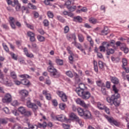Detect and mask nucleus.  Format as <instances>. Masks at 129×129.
<instances>
[{
    "instance_id": "obj_36",
    "label": "nucleus",
    "mask_w": 129,
    "mask_h": 129,
    "mask_svg": "<svg viewBox=\"0 0 129 129\" xmlns=\"http://www.w3.org/2000/svg\"><path fill=\"white\" fill-rule=\"evenodd\" d=\"M64 6L66 7L67 9H69L70 7H71V1H67L64 4Z\"/></svg>"
},
{
    "instance_id": "obj_4",
    "label": "nucleus",
    "mask_w": 129,
    "mask_h": 129,
    "mask_svg": "<svg viewBox=\"0 0 129 129\" xmlns=\"http://www.w3.org/2000/svg\"><path fill=\"white\" fill-rule=\"evenodd\" d=\"M0 78L2 79L1 83L6 85V86H12V83L9 82V80L7 77H4V74L0 70Z\"/></svg>"
},
{
    "instance_id": "obj_23",
    "label": "nucleus",
    "mask_w": 129,
    "mask_h": 129,
    "mask_svg": "<svg viewBox=\"0 0 129 129\" xmlns=\"http://www.w3.org/2000/svg\"><path fill=\"white\" fill-rule=\"evenodd\" d=\"M108 34V28L107 27H105L104 29L101 31V35L103 36L106 35Z\"/></svg>"
},
{
    "instance_id": "obj_32",
    "label": "nucleus",
    "mask_w": 129,
    "mask_h": 129,
    "mask_svg": "<svg viewBox=\"0 0 129 129\" xmlns=\"http://www.w3.org/2000/svg\"><path fill=\"white\" fill-rule=\"evenodd\" d=\"M70 117H71V118H73V119H75V120H76V119H77L79 117L77 116L75 113H71L70 115Z\"/></svg>"
},
{
    "instance_id": "obj_41",
    "label": "nucleus",
    "mask_w": 129,
    "mask_h": 129,
    "mask_svg": "<svg viewBox=\"0 0 129 129\" xmlns=\"http://www.w3.org/2000/svg\"><path fill=\"white\" fill-rule=\"evenodd\" d=\"M3 111L6 113V114H10L11 113V112H10V110L9 109V108L6 107L3 109Z\"/></svg>"
},
{
    "instance_id": "obj_3",
    "label": "nucleus",
    "mask_w": 129,
    "mask_h": 129,
    "mask_svg": "<svg viewBox=\"0 0 129 129\" xmlns=\"http://www.w3.org/2000/svg\"><path fill=\"white\" fill-rule=\"evenodd\" d=\"M48 64L49 66L47 68L48 72L50 73V76L54 78H58L60 77V73L54 68V64L51 60H48Z\"/></svg>"
},
{
    "instance_id": "obj_21",
    "label": "nucleus",
    "mask_w": 129,
    "mask_h": 129,
    "mask_svg": "<svg viewBox=\"0 0 129 129\" xmlns=\"http://www.w3.org/2000/svg\"><path fill=\"white\" fill-rule=\"evenodd\" d=\"M97 107L99 109L101 110H103L105 108V105H104L103 104L101 103L100 102H97Z\"/></svg>"
},
{
    "instance_id": "obj_47",
    "label": "nucleus",
    "mask_w": 129,
    "mask_h": 129,
    "mask_svg": "<svg viewBox=\"0 0 129 129\" xmlns=\"http://www.w3.org/2000/svg\"><path fill=\"white\" fill-rule=\"evenodd\" d=\"M29 129H38V125L28 124Z\"/></svg>"
},
{
    "instance_id": "obj_19",
    "label": "nucleus",
    "mask_w": 129,
    "mask_h": 129,
    "mask_svg": "<svg viewBox=\"0 0 129 129\" xmlns=\"http://www.w3.org/2000/svg\"><path fill=\"white\" fill-rule=\"evenodd\" d=\"M110 79L114 84H118V79L115 77H110Z\"/></svg>"
},
{
    "instance_id": "obj_51",
    "label": "nucleus",
    "mask_w": 129,
    "mask_h": 129,
    "mask_svg": "<svg viewBox=\"0 0 129 129\" xmlns=\"http://www.w3.org/2000/svg\"><path fill=\"white\" fill-rule=\"evenodd\" d=\"M18 61L20 64H23L24 65H27V63H26V61H25V59H24L20 58L18 60Z\"/></svg>"
},
{
    "instance_id": "obj_1",
    "label": "nucleus",
    "mask_w": 129,
    "mask_h": 129,
    "mask_svg": "<svg viewBox=\"0 0 129 129\" xmlns=\"http://www.w3.org/2000/svg\"><path fill=\"white\" fill-rule=\"evenodd\" d=\"M113 91L114 92V94L112 95L111 97H107V101L109 103H111L112 102L115 106H118L120 102L117 100L118 98H119L120 95L118 94V89L116 88L115 85H113L112 86Z\"/></svg>"
},
{
    "instance_id": "obj_6",
    "label": "nucleus",
    "mask_w": 129,
    "mask_h": 129,
    "mask_svg": "<svg viewBox=\"0 0 129 129\" xmlns=\"http://www.w3.org/2000/svg\"><path fill=\"white\" fill-rule=\"evenodd\" d=\"M21 78H24V79L21 80V83L23 85H30V81L26 78H30V76L28 75H22L20 76Z\"/></svg>"
},
{
    "instance_id": "obj_43",
    "label": "nucleus",
    "mask_w": 129,
    "mask_h": 129,
    "mask_svg": "<svg viewBox=\"0 0 129 129\" xmlns=\"http://www.w3.org/2000/svg\"><path fill=\"white\" fill-rule=\"evenodd\" d=\"M76 102L77 104H79L80 105H82V103L84 102L83 101L81 100L80 98H77L76 99Z\"/></svg>"
},
{
    "instance_id": "obj_28",
    "label": "nucleus",
    "mask_w": 129,
    "mask_h": 129,
    "mask_svg": "<svg viewBox=\"0 0 129 129\" xmlns=\"http://www.w3.org/2000/svg\"><path fill=\"white\" fill-rule=\"evenodd\" d=\"M94 69L97 73H98V66H97V61L94 60Z\"/></svg>"
},
{
    "instance_id": "obj_55",
    "label": "nucleus",
    "mask_w": 129,
    "mask_h": 129,
    "mask_svg": "<svg viewBox=\"0 0 129 129\" xmlns=\"http://www.w3.org/2000/svg\"><path fill=\"white\" fill-rule=\"evenodd\" d=\"M70 12H74L76 9V6L72 7L71 6L69 8H68Z\"/></svg>"
},
{
    "instance_id": "obj_46",
    "label": "nucleus",
    "mask_w": 129,
    "mask_h": 129,
    "mask_svg": "<svg viewBox=\"0 0 129 129\" xmlns=\"http://www.w3.org/2000/svg\"><path fill=\"white\" fill-rule=\"evenodd\" d=\"M74 45H75V46L78 49H79V50L80 48H82V45H81V44L80 43H77V42H75Z\"/></svg>"
},
{
    "instance_id": "obj_9",
    "label": "nucleus",
    "mask_w": 129,
    "mask_h": 129,
    "mask_svg": "<svg viewBox=\"0 0 129 129\" xmlns=\"http://www.w3.org/2000/svg\"><path fill=\"white\" fill-rule=\"evenodd\" d=\"M4 103H10L12 101V95L10 93L6 94L2 99Z\"/></svg>"
},
{
    "instance_id": "obj_5",
    "label": "nucleus",
    "mask_w": 129,
    "mask_h": 129,
    "mask_svg": "<svg viewBox=\"0 0 129 129\" xmlns=\"http://www.w3.org/2000/svg\"><path fill=\"white\" fill-rule=\"evenodd\" d=\"M56 94H57L59 97L61 98L63 102H67L68 100V97H67V95H66V94H65L64 92L62 91H57L56 92Z\"/></svg>"
},
{
    "instance_id": "obj_22",
    "label": "nucleus",
    "mask_w": 129,
    "mask_h": 129,
    "mask_svg": "<svg viewBox=\"0 0 129 129\" xmlns=\"http://www.w3.org/2000/svg\"><path fill=\"white\" fill-rule=\"evenodd\" d=\"M120 49L122 51H123L124 53L126 54L128 53V48L125 47V43H123V46H121Z\"/></svg>"
},
{
    "instance_id": "obj_58",
    "label": "nucleus",
    "mask_w": 129,
    "mask_h": 129,
    "mask_svg": "<svg viewBox=\"0 0 129 129\" xmlns=\"http://www.w3.org/2000/svg\"><path fill=\"white\" fill-rule=\"evenodd\" d=\"M11 76L13 78V79H16L17 78V74H16V73L15 72H12L11 73Z\"/></svg>"
},
{
    "instance_id": "obj_2",
    "label": "nucleus",
    "mask_w": 129,
    "mask_h": 129,
    "mask_svg": "<svg viewBox=\"0 0 129 129\" xmlns=\"http://www.w3.org/2000/svg\"><path fill=\"white\" fill-rule=\"evenodd\" d=\"M81 85L84 86V84L83 83H81L79 85V88H77L76 89V92L79 96H80L83 99L85 100H87V99H89L90 97L91 96V94L89 91H84V89L81 87Z\"/></svg>"
},
{
    "instance_id": "obj_29",
    "label": "nucleus",
    "mask_w": 129,
    "mask_h": 129,
    "mask_svg": "<svg viewBox=\"0 0 129 129\" xmlns=\"http://www.w3.org/2000/svg\"><path fill=\"white\" fill-rule=\"evenodd\" d=\"M21 11H22V14H24L25 11H26V14H29V9H28V8L25 7V6H22L21 7Z\"/></svg>"
},
{
    "instance_id": "obj_38",
    "label": "nucleus",
    "mask_w": 129,
    "mask_h": 129,
    "mask_svg": "<svg viewBox=\"0 0 129 129\" xmlns=\"http://www.w3.org/2000/svg\"><path fill=\"white\" fill-rule=\"evenodd\" d=\"M37 39L39 42H44L45 41V37L41 35L37 36Z\"/></svg>"
},
{
    "instance_id": "obj_53",
    "label": "nucleus",
    "mask_w": 129,
    "mask_h": 129,
    "mask_svg": "<svg viewBox=\"0 0 129 129\" xmlns=\"http://www.w3.org/2000/svg\"><path fill=\"white\" fill-rule=\"evenodd\" d=\"M24 114L25 115V116H31V115H32V112L30 111H25V112L24 113Z\"/></svg>"
},
{
    "instance_id": "obj_17",
    "label": "nucleus",
    "mask_w": 129,
    "mask_h": 129,
    "mask_svg": "<svg viewBox=\"0 0 129 129\" xmlns=\"http://www.w3.org/2000/svg\"><path fill=\"white\" fill-rule=\"evenodd\" d=\"M24 52L25 53V54L27 57L28 58H33L34 55L32 53H29V52L28 51V49L27 47H25L24 48Z\"/></svg>"
},
{
    "instance_id": "obj_45",
    "label": "nucleus",
    "mask_w": 129,
    "mask_h": 129,
    "mask_svg": "<svg viewBox=\"0 0 129 129\" xmlns=\"http://www.w3.org/2000/svg\"><path fill=\"white\" fill-rule=\"evenodd\" d=\"M74 20L75 21H78L79 23H81V22H82V18L80 16L74 17Z\"/></svg>"
},
{
    "instance_id": "obj_11",
    "label": "nucleus",
    "mask_w": 129,
    "mask_h": 129,
    "mask_svg": "<svg viewBox=\"0 0 129 129\" xmlns=\"http://www.w3.org/2000/svg\"><path fill=\"white\" fill-rule=\"evenodd\" d=\"M15 10L17 12H20L21 11L22 7H21V4L19 3L18 0H14V4H12V7H15Z\"/></svg>"
},
{
    "instance_id": "obj_25",
    "label": "nucleus",
    "mask_w": 129,
    "mask_h": 129,
    "mask_svg": "<svg viewBox=\"0 0 129 129\" xmlns=\"http://www.w3.org/2000/svg\"><path fill=\"white\" fill-rule=\"evenodd\" d=\"M96 84L99 86V87H104L105 85L103 82H102V81L99 80L96 81Z\"/></svg>"
},
{
    "instance_id": "obj_37",
    "label": "nucleus",
    "mask_w": 129,
    "mask_h": 129,
    "mask_svg": "<svg viewBox=\"0 0 129 129\" xmlns=\"http://www.w3.org/2000/svg\"><path fill=\"white\" fill-rule=\"evenodd\" d=\"M47 15L48 18H50V19H53V18H54V14H53V13L51 11H48Z\"/></svg>"
},
{
    "instance_id": "obj_34",
    "label": "nucleus",
    "mask_w": 129,
    "mask_h": 129,
    "mask_svg": "<svg viewBox=\"0 0 129 129\" xmlns=\"http://www.w3.org/2000/svg\"><path fill=\"white\" fill-rule=\"evenodd\" d=\"M37 126H38V127H46V126H47V123H46V122H44L42 124L38 123Z\"/></svg>"
},
{
    "instance_id": "obj_27",
    "label": "nucleus",
    "mask_w": 129,
    "mask_h": 129,
    "mask_svg": "<svg viewBox=\"0 0 129 129\" xmlns=\"http://www.w3.org/2000/svg\"><path fill=\"white\" fill-rule=\"evenodd\" d=\"M87 39L90 42L91 46H93L94 43L93 42V40H92V38H91V37L89 35H87Z\"/></svg>"
},
{
    "instance_id": "obj_54",
    "label": "nucleus",
    "mask_w": 129,
    "mask_h": 129,
    "mask_svg": "<svg viewBox=\"0 0 129 129\" xmlns=\"http://www.w3.org/2000/svg\"><path fill=\"white\" fill-rule=\"evenodd\" d=\"M99 49L100 52H105V46L102 45L101 46H99Z\"/></svg>"
},
{
    "instance_id": "obj_48",
    "label": "nucleus",
    "mask_w": 129,
    "mask_h": 129,
    "mask_svg": "<svg viewBox=\"0 0 129 129\" xmlns=\"http://www.w3.org/2000/svg\"><path fill=\"white\" fill-rule=\"evenodd\" d=\"M56 62L57 65H60V66L63 65V60L62 59H56Z\"/></svg>"
},
{
    "instance_id": "obj_15",
    "label": "nucleus",
    "mask_w": 129,
    "mask_h": 129,
    "mask_svg": "<svg viewBox=\"0 0 129 129\" xmlns=\"http://www.w3.org/2000/svg\"><path fill=\"white\" fill-rule=\"evenodd\" d=\"M67 39H68L69 41H71V40H74V41H76V35H75V34H68L67 35Z\"/></svg>"
},
{
    "instance_id": "obj_40",
    "label": "nucleus",
    "mask_w": 129,
    "mask_h": 129,
    "mask_svg": "<svg viewBox=\"0 0 129 129\" xmlns=\"http://www.w3.org/2000/svg\"><path fill=\"white\" fill-rule=\"evenodd\" d=\"M56 19L58 20V21H59V22H61V23H64L65 22V19L60 16H57L56 17Z\"/></svg>"
},
{
    "instance_id": "obj_57",
    "label": "nucleus",
    "mask_w": 129,
    "mask_h": 129,
    "mask_svg": "<svg viewBox=\"0 0 129 129\" xmlns=\"http://www.w3.org/2000/svg\"><path fill=\"white\" fill-rule=\"evenodd\" d=\"M0 123H2L3 124H6L8 123V121H7V120L4 118H1L0 119Z\"/></svg>"
},
{
    "instance_id": "obj_59",
    "label": "nucleus",
    "mask_w": 129,
    "mask_h": 129,
    "mask_svg": "<svg viewBox=\"0 0 129 129\" xmlns=\"http://www.w3.org/2000/svg\"><path fill=\"white\" fill-rule=\"evenodd\" d=\"M69 30H70L69 26H66V27H64V34H67V33L69 32Z\"/></svg>"
},
{
    "instance_id": "obj_30",
    "label": "nucleus",
    "mask_w": 129,
    "mask_h": 129,
    "mask_svg": "<svg viewBox=\"0 0 129 129\" xmlns=\"http://www.w3.org/2000/svg\"><path fill=\"white\" fill-rule=\"evenodd\" d=\"M18 111L21 113V114H24L26 112V108L24 107H20L18 108Z\"/></svg>"
},
{
    "instance_id": "obj_14",
    "label": "nucleus",
    "mask_w": 129,
    "mask_h": 129,
    "mask_svg": "<svg viewBox=\"0 0 129 129\" xmlns=\"http://www.w3.org/2000/svg\"><path fill=\"white\" fill-rule=\"evenodd\" d=\"M27 35L28 37H30V40L31 42H35L36 38H35V33L29 31L27 32Z\"/></svg>"
},
{
    "instance_id": "obj_60",
    "label": "nucleus",
    "mask_w": 129,
    "mask_h": 129,
    "mask_svg": "<svg viewBox=\"0 0 129 129\" xmlns=\"http://www.w3.org/2000/svg\"><path fill=\"white\" fill-rule=\"evenodd\" d=\"M87 81L89 84L92 85L94 84V81H93V80H92V79L88 78Z\"/></svg>"
},
{
    "instance_id": "obj_26",
    "label": "nucleus",
    "mask_w": 129,
    "mask_h": 129,
    "mask_svg": "<svg viewBox=\"0 0 129 129\" xmlns=\"http://www.w3.org/2000/svg\"><path fill=\"white\" fill-rule=\"evenodd\" d=\"M66 75L68 76V77H70V78H73L74 75H73V73L71 71H68L66 72Z\"/></svg>"
},
{
    "instance_id": "obj_8",
    "label": "nucleus",
    "mask_w": 129,
    "mask_h": 129,
    "mask_svg": "<svg viewBox=\"0 0 129 129\" xmlns=\"http://www.w3.org/2000/svg\"><path fill=\"white\" fill-rule=\"evenodd\" d=\"M52 119L54 120H58V121H65L67 120V118H66V116L64 115H59L56 116H51Z\"/></svg>"
},
{
    "instance_id": "obj_56",
    "label": "nucleus",
    "mask_w": 129,
    "mask_h": 129,
    "mask_svg": "<svg viewBox=\"0 0 129 129\" xmlns=\"http://www.w3.org/2000/svg\"><path fill=\"white\" fill-rule=\"evenodd\" d=\"M12 129H22V126L19 124H15L12 127Z\"/></svg>"
},
{
    "instance_id": "obj_13",
    "label": "nucleus",
    "mask_w": 129,
    "mask_h": 129,
    "mask_svg": "<svg viewBox=\"0 0 129 129\" xmlns=\"http://www.w3.org/2000/svg\"><path fill=\"white\" fill-rule=\"evenodd\" d=\"M42 94H43V95H45V98L47 100H51V99H52V97L51 96V94L49 93L48 92V91L45 90H43L42 91Z\"/></svg>"
},
{
    "instance_id": "obj_49",
    "label": "nucleus",
    "mask_w": 129,
    "mask_h": 129,
    "mask_svg": "<svg viewBox=\"0 0 129 129\" xmlns=\"http://www.w3.org/2000/svg\"><path fill=\"white\" fill-rule=\"evenodd\" d=\"M89 22L91 24H96V23H97V20L94 18H90L89 19Z\"/></svg>"
},
{
    "instance_id": "obj_7",
    "label": "nucleus",
    "mask_w": 129,
    "mask_h": 129,
    "mask_svg": "<svg viewBox=\"0 0 129 129\" xmlns=\"http://www.w3.org/2000/svg\"><path fill=\"white\" fill-rule=\"evenodd\" d=\"M27 106L29 107V108H32L34 112H36L37 109H38V106H37L36 104L31 102L30 100L27 101Z\"/></svg>"
},
{
    "instance_id": "obj_31",
    "label": "nucleus",
    "mask_w": 129,
    "mask_h": 129,
    "mask_svg": "<svg viewBox=\"0 0 129 129\" xmlns=\"http://www.w3.org/2000/svg\"><path fill=\"white\" fill-rule=\"evenodd\" d=\"M28 8L31 10H37V6L32 4L31 3H29L28 4Z\"/></svg>"
},
{
    "instance_id": "obj_20",
    "label": "nucleus",
    "mask_w": 129,
    "mask_h": 129,
    "mask_svg": "<svg viewBox=\"0 0 129 129\" xmlns=\"http://www.w3.org/2000/svg\"><path fill=\"white\" fill-rule=\"evenodd\" d=\"M84 111H84V110H83V109L82 108L78 107L77 109V112L80 116H83V115L84 114Z\"/></svg>"
},
{
    "instance_id": "obj_16",
    "label": "nucleus",
    "mask_w": 129,
    "mask_h": 129,
    "mask_svg": "<svg viewBox=\"0 0 129 129\" xmlns=\"http://www.w3.org/2000/svg\"><path fill=\"white\" fill-rule=\"evenodd\" d=\"M9 20V23L12 28L14 30L16 29V25H15V19L14 17H10Z\"/></svg>"
},
{
    "instance_id": "obj_18",
    "label": "nucleus",
    "mask_w": 129,
    "mask_h": 129,
    "mask_svg": "<svg viewBox=\"0 0 129 129\" xmlns=\"http://www.w3.org/2000/svg\"><path fill=\"white\" fill-rule=\"evenodd\" d=\"M20 94L22 97H26L27 95H29V92L27 90H22L20 91Z\"/></svg>"
},
{
    "instance_id": "obj_44",
    "label": "nucleus",
    "mask_w": 129,
    "mask_h": 129,
    "mask_svg": "<svg viewBox=\"0 0 129 129\" xmlns=\"http://www.w3.org/2000/svg\"><path fill=\"white\" fill-rule=\"evenodd\" d=\"M78 39H79V41L81 42V43H82V42L84 41V37H83L82 35H79Z\"/></svg>"
},
{
    "instance_id": "obj_42",
    "label": "nucleus",
    "mask_w": 129,
    "mask_h": 129,
    "mask_svg": "<svg viewBox=\"0 0 129 129\" xmlns=\"http://www.w3.org/2000/svg\"><path fill=\"white\" fill-rule=\"evenodd\" d=\"M10 54L12 56V58L14 59V60H18V56H16V54L14 53V52H10Z\"/></svg>"
},
{
    "instance_id": "obj_24",
    "label": "nucleus",
    "mask_w": 129,
    "mask_h": 129,
    "mask_svg": "<svg viewBox=\"0 0 129 129\" xmlns=\"http://www.w3.org/2000/svg\"><path fill=\"white\" fill-rule=\"evenodd\" d=\"M76 121L77 123H79L80 126H83V125H84V122L82 121V120H81V119L79 118V117L76 119Z\"/></svg>"
},
{
    "instance_id": "obj_61",
    "label": "nucleus",
    "mask_w": 129,
    "mask_h": 129,
    "mask_svg": "<svg viewBox=\"0 0 129 129\" xmlns=\"http://www.w3.org/2000/svg\"><path fill=\"white\" fill-rule=\"evenodd\" d=\"M43 24L45 27H48L49 26V21L47 20H44L43 21Z\"/></svg>"
},
{
    "instance_id": "obj_12",
    "label": "nucleus",
    "mask_w": 129,
    "mask_h": 129,
    "mask_svg": "<svg viewBox=\"0 0 129 129\" xmlns=\"http://www.w3.org/2000/svg\"><path fill=\"white\" fill-rule=\"evenodd\" d=\"M105 117L106 119H107L108 121H109V122H110V123H112L113 124H114V125H116V126H118V125H119L118 122H117L116 120L113 119V118H110L108 116H105Z\"/></svg>"
},
{
    "instance_id": "obj_35",
    "label": "nucleus",
    "mask_w": 129,
    "mask_h": 129,
    "mask_svg": "<svg viewBox=\"0 0 129 129\" xmlns=\"http://www.w3.org/2000/svg\"><path fill=\"white\" fill-rule=\"evenodd\" d=\"M99 67L100 69H103L104 68V63L101 60H99L98 62Z\"/></svg>"
},
{
    "instance_id": "obj_62",
    "label": "nucleus",
    "mask_w": 129,
    "mask_h": 129,
    "mask_svg": "<svg viewBox=\"0 0 129 129\" xmlns=\"http://www.w3.org/2000/svg\"><path fill=\"white\" fill-rule=\"evenodd\" d=\"M102 45L103 46H104V47H106V48H108V47H109L110 46V44L107 43V42H103L102 43Z\"/></svg>"
},
{
    "instance_id": "obj_33",
    "label": "nucleus",
    "mask_w": 129,
    "mask_h": 129,
    "mask_svg": "<svg viewBox=\"0 0 129 129\" xmlns=\"http://www.w3.org/2000/svg\"><path fill=\"white\" fill-rule=\"evenodd\" d=\"M59 108L61 109V110H64L65 108H66V104L65 103H60L59 104Z\"/></svg>"
},
{
    "instance_id": "obj_64",
    "label": "nucleus",
    "mask_w": 129,
    "mask_h": 129,
    "mask_svg": "<svg viewBox=\"0 0 129 129\" xmlns=\"http://www.w3.org/2000/svg\"><path fill=\"white\" fill-rule=\"evenodd\" d=\"M62 126L64 129H69V127H70V126H69V125L66 124H62Z\"/></svg>"
},
{
    "instance_id": "obj_50",
    "label": "nucleus",
    "mask_w": 129,
    "mask_h": 129,
    "mask_svg": "<svg viewBox=\"0 0 129 129\" xmlns=\"http://www.w3.org/2000/svg\"><path fill=\"white\" fill-rule=\"evenodd\" d=\"M122 62V64H123L122 68L125 67V66L127 65V60H126V58H123Z\"/></svg>"
},
{
    "instance_id": "obj_52",
    "label": "nucleus",
    "mask_w": 129,
    "mask_h": 129,
    "mask_svg": "<svg viewBox=\"0 0 129 129\" xmlns=\"http://www.w3.org/2000/svg\"><path fill=\"white\" fill-rule=\"evenodd\" d=\"M101 92L104 95L106 94V89H105V86L101 87Z\"/></svg>"
},
{
    "instance_id": "obj_10",
    "label": "nucleus",
    "mask_w": 129,
    "mask_h": 129,
    "mask_svg": "<svg viewBox=\"0 0 129 129\" xmlns=\"http://www.w3.org/2000/svg\"><path fill=\"white\" fill-rule=\"evenodd\" d=\"M82 117L84 119H91V118H92V115L90 111L85 110Z\"/></svg>"
},
{
    "instance_id": "obj_39",
    "label": "nucleus",
    "mask_w": 129,
    "mask_h": 129,
    "mask_svg": "<svg viewBox=\"0 0 129 129\" xmlns=\"http://www.w3.org/2000/svg\"><path fill=\"white\" fill-rule=\"evenodd\" d=\"M93 112L94 114H95V115H96V116H97L98 117H99L100 115H101V114L100 113V112H99V111L97 110L94 109Z\"/></svg>"
},
{
    "instance_id": "obj_63",
    "label": "nucleus",
    "mask_w": 129,
    "mask_h": 129,
    "mask_svg": "<svg viewBox=\"0 0 129 129\" xmlns=\"http://www.w3.org/2000/svg\"><path fill=\"white\" fill-rule=\"evenodd\" d=\"M88 129H100V126H97V127L94 128V127H92V126L90 125L88 126Z\"/></svg>"
}]
</instances>
